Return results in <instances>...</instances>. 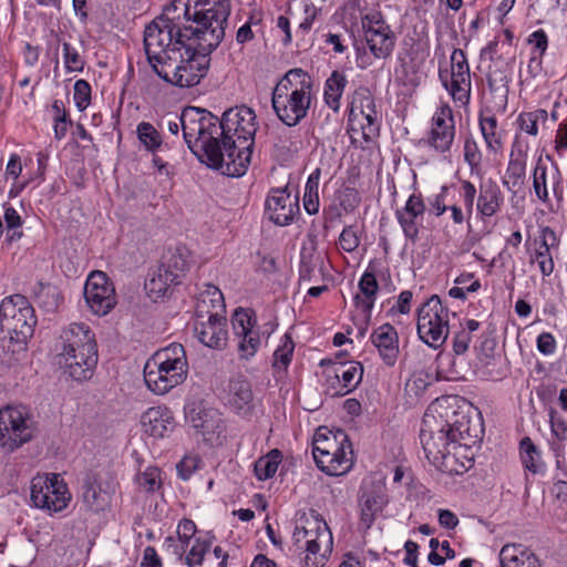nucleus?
Here are the masks:
<instances>
[{"label": "nucleus", "mask_w": 567, "mask_h": 567, "mask_svg": "<svg viewBox=\"0 0 567 567\" xmlns=\"http://www.w3.org/2000/svg\"><path fill=\"white\" fill-rule=\"evenodd\" d=\"M183 136L192 152L207 166L235 177L246 173L258 128L252 109H228L218 118L206 110L182 112Z\"/></svg>", "instance_id": "1"}, {"label": "nucleus", "mask_w": 567, "mask_h": 567, "mask_svg": "<svg viewBox=\"0 0 567 567\" xmlns=\"http://www.w3.org/2000/svg\"><path fill=\"white\" fill-rule=\"evenodd\" d=\"M153 27L144 51L152 70L165 82L178 87H193L206 76L210 53L220 44V31L178 33L175 42L169 31Z\"/></svg>", "instance_id": "2"}, {"label": "nucleus", "mask_w": 567, "mask_h": 567, "mask_svg": "<svg viewBox=\"0 0 567 567\" xmlns=\"http://www.w3.org/2000/svg\"><path fill=\"white\" fill-rule=\"evenodd\" d=\"M454 416L451 423L425 414L420 431V441L426 458L433 465L447 471H452L449 465L455 458L452 452L474 443L480 433L477 425L473 426L466 415L454 413Z\"/></svg>", "instance_id": "3"}, {"label": "nucleus", "mask_w": 567, "mask_h": 567, "mask_svg": "<svg viewBox=\"0 0 567 567\" xmlns=\"http://www.w3.org/2000/svg\"><path fill=\"white\" fill-rule=\"evenodd\" d=\"M58 361L73 380L91 379L97 364L95 333L84 322H72L60 333Z\"/></svg>", "instance_id": "4"}, {"label": "nucleus", "mask_w": 567, "mask_h": 567, "mask_svg": "<svg viewBox=\"0 0 567 567\" xmlns=\"http://www.w3.org/2000/svg\"><path fill=\"white\" fill-rule=\"evenodd\" d=\"M312 81L302 69H292L278 82L271 103L278 118L289 127L298 125L311 104Z\"/></svg>", "instance_id": "5"}, {"label": "nucleus", "mask_w": 567, "mask_h": 567, "mask_svg": "<svg viewBox=\"0 0 567 567\" xmlns=\"http://www.w3.org/2000/svg\"><path fill=\"white\" fill-rule=\"evenodd\" d=\"M188 363L184 347L172 343L156 351L144 365V381L155 394H165L182 384L187 377Z\"/></svg>", "instance_id": "6"}, {"label": "nucleus", "mask_w": 567, "mask_h": 567, "mask_svg": "<svg viewBox=\"0 0 567 567\" xmlns=\"http://www.w3.org/2000/svg\"><path fill=\"white\" fill-rule=\"evenodd\" d=\"M37 317L34 309L22 295L4 298L0 305V327L12 340L25 341L32 337Z\"/></svg>", "instance_id": "7"}, {"label": "nucleus", "mask_w": 567, "mask_h": 567, "mask_svg": "<svg viewBox=\"0 0 567 567\" xmlns=\"http://www.w3.org/2000/svg\"><path fill=\"white\" fill-rule=\"evenodd\" d=\"M33 437L30 415L25 406L8 405L0 410V450L10 454Z\"/></svg>", "instance_id": "8"}, {"label": "nucleus", "mask_w": 567, "mask_h": 567, "mask_svg": "<svg viewBox=\"0 0 567 567\" xmlns=\"http://www.w3.org/2000/svg\"><path fill=\"white\" fill-rule=\"evenodd\" d=\"M417 334L433 349L440 348L449 336V310L437 296H432L417 311Z\"/></svg>", "instance_id": "9"}, {"label": "nucleus", "mask_w": 567, "mask_h": 567, "mask_svg": "<svg viewBox=\"0 0 567 567\" xmlns=\"http://www.w3.org/2000/svg\"><path fill=\"white\" fill-rule=\"evenodd\" d=\"M71 494L59 474L37 475L31 481V502L50 514L66 508Z\"/></svg>", "instance_id": "10"}, {"label": "nucleus", "mask_w": 567, "mask_h": 567, "mask_svg": "<svg viewBox=\"0 0 567 567\" xmlns=\"http://www.w3.org/2000/svg\"><path fill=\"white\" fill-rule=\"evenodd\" d=\"M299 522L306 523L308 526L307 548L302 559L303 567H323L328 561L333 543L327 523L315 511H311L309 516L300 517Z\"/></svg>", "instance_id": "11"}, {"label": "nucleus", "mask_w": 567, "mask_h": 567, "mask_svg": "<svg viewBox=\"0 0 567 567\" xmlns=\"http://www.w3.org/2000/svg\"><path fill=\"white\" fill-rule=\"evenodd\" d=\"M365 43L375 59H388L395 48L396 37L380 11H371L361 17Z\"/></svg>", "instance_id": "12"}, {"label": "nucleus", "mask_w": 567, "mask_h": 567, "mask_svg": "<svg viewBox=\"0 0 567 567\" xmlns=\"http://www.w3.org/2000/svg\"><path fill=\"white\" fill-rule=\"evenodd\" d=\"M440 80L454 102L466 105L471 97V74L463 50L454 49L451 54V71L440 70Z\"/></svg>", "instance_id": "13"}, {"label": "nucleus", "mask_w": 567, "mask_h": 567, "mask_svg": "<svg viewBox=\"0 0 567 567\" xmlns=\"http://www.w3.org/2000/svg\"><path fill=\"white\" fill-rule=\"evenodd\" d=\"M349 123H360L362 136L367 142L378 136L380 118L375 109L374 96L369 89L361 86L354 91L350 105Z\"/></svg>", "instance_id": "14"}, {"label": "nucleus", "mask_w": 567, "mask_h": 567, "mask_svg": "<svg viewBox=\"0 0 567 567\" xmlns=\"http://www.w3.org/2000/svg\"><path fill=\"white\" fill-rule=\"evenodd\" d=\"M184 18L187 21H193V8L190 7L189 0H174L169 3L164 12L155 18L150 24L146 25L144 30V47H146L147 38L151 35L148 32L152 31L153 27L158 29H165L169 31V40L171 42H175V39L178 37V33L185 34L195 31V27H182L181 19Z\"/></svg>", "instance_id": "15"}, {"label": "nucleus", "mask_w": 567, "mask_h": 567, "mask_svg": "<svg viewBox=\"0 0 567 567\" xmlns=\"http://www.w3.org/2000/svg\"><path fill=\"white\" fill-rule=\"evenodd\" d=\"M84 298L90 310L96 316L107 315L116 305L112 281L103 271H92L84 285Z\"/></svg>", "instance_id": "16"}, {"label": "nucleus", "mask_w": 567, "mask_h": 567, "mask_svg": "<svg viewBox=\"0 0 567 567\" xmlns=\"http://www.w3.org/2000/svg\"><path fill=\"white\" fill-rule=\"evenodd\" d=\"M455 138V121L449 105L440 106L433 117L427 136V145L439 153L451 150Z\"/></svg>", "instance_id": "17"}, {"label": "nucleus", "mask_w": 567, "mask_h": 567, "mask_svg": "<svg viewBox=\"0 0 567 567\" xmlns=\"http://www.w3.org/2000/svg\"><path fill=\"white\" fill-rule=\"evenodd\" d=\"M185 411L187 420L206 441H212L215 434L221 433L223 419L216 409L203 401H196L187 404Z\"/></svg>", "instance_id": "18"}, {"label": "nucleus", "mask_w": 567, "mask_h": 567, "mask_svg": "<svg viewBox=\"0 0 567 567\" xmlns=\"http://www.w3.org/2000/svg\"><path fill=\"white\" fill-rule=\"evenodd\" d=\"M266 209L271 221L279 226H286L299 213V200L286 189H274L266 200Z\"/></svg>", "instance_id": "19"}, {"label": "nucleus", "mask_w": 567, "mask_h": 567, "mask_svg": "<svg viewBox=\"0 0 567 567\" xmlns=\"http://www.w3.org/2000/svg\"><path fill=\"white\" fill-rule=\"evenodd\" d=\"M194 331L198 340L208 348L221 349L227 343L226 319L218 313H210L206 321L197 320Z\"/></svg>", "instance_id": "20"}, {"label": "nucleus", "mask_w": 567, "mask_h": 567, "mask_svg": "<svg viewBox=\"0 0 567 567\" xmlns=\"http://www.w3.org/2000/svg\"><path fill=\"white\" fill-rule=\"evenodd\" d=\"M313 460L317 466L328 475L338 476L346 474L353 465L352 444H346L344 447L334 450V452H326L316 454Z\"/></svg>", "instance_id": "21"}, {"label": "nucleus", "mask_w": 567, "mask_h": 567, "mask_svg": "<svg viewBox=\"0 0 567 567\" xmlns=\"http://www.w3.org/2000/svg\"><path fill=\"white\" fill-rule=\"evenodd\" d=\"M378 274V262L375 260L370 261L358 284L360 292L353 298L354 306L368 317L374 306L379 291Z\"/></svg>", "instance_id": "22"}, {"label": "nucleus", "mask_w": 567, "mask_h": 567, "mask_svg": "<svg viewBox=\"0 0 567 567\" xmlns=\"http://www.w3.org/2000/svg\"><path fill=\"white\" fill-rule=\"evenodd\" d=\"M371 342L378 349L382 361L393 367L396 363L399 350V336L396 330L390 323H384L374 329L370 336Z\"/></svg>", "instance_id": "23"}, {"label": "nucleus", "mask_w": 567, "mask_h": 567, "mask_svg": "<svg viewBox=\"0 0 567 567\" xmlns=\"http://www.w3.org/2000/svg\"><path fill=\"white\" fill-rule=\"evenodd\" d=\"M143 431L154 437H164L175 425L172 411L166 406H153L141 416Z\"/></svg>", "instance_id": "24"}, {"label": "nucleus", "mask_w": 567, "mask_h": 567, "mask_svg": "<svg viewBox=\"0 0 567 567\" xmlns=\"http://www.w3.org/2000/svg\"><path fill=\"white\" fill-rule=\"evenodd\" d=\"M425 212V204L421 195L412 194L402 209H398L395 215L405 237L415 240L419 235L416 219L422 217Z\"/></svg>", "instance_id": "25"}, {"label": "nucleus", "mask_w": 567, "mask_h": 567, "mask_svg": "<svg viewBox=\"0 0 567 567\" xmlns=\"http://www.w3.org/2000/svg\"><path fill=\"white\" fill-rule=\"evenodd\" d=\"M82 501L92 512H101L109 506L111 493L103 487L97 474H87L82 485Z\"/></svg>", "instance_id": "26"}, {"label": "nucleus", "mask_w": 567, "mask_h": 567, "mask_svg": "<svg viewBox=\"0 0 567 567\" xmlns=\"http://www.w3.org/2000/svg\"><path fill=\"white\" fill-rule=\"evenodd\" d=\"M501 567H540L537 556L522 544H506L499 551Z\"/></svg>", "instance_id": "27"}, {"label": "nucleus", "mask_w": 567, "mask_h": 567, "mask_svg": "<svg viewBox=\"0 0 567 567\" xmlns=\"http://www.w3.org/2000/svg\"><path fill=\"white\" fill-rule=\"evenodd\" d=\"M333 380L341 383V389L336 391V395H346L353 391L361 382L363 367L360 362L336 363L333 364Z\"/></svg>", "instance_id": "28"}, {"label": "nucleus", "mask_w": 567, "mask_h": 567, "mask_svg": "<svg viewBox=\"0 0 567 567\" xmlns=\"http://www.w3.org/2000/svg\"><path fill=\"white\" fill-rule=\"evenodd\" d=\"M189 250L185 246H177L169 249L162 259L159 267L167 270L172 275L173 280L181 284L182 278L185 276L189 268Z\"/></svg>", "instance_id": "29"}, {"label": "nucleus", "mask_w": 567, "mask_h": 567, "mask_svg": "<svg viewBox=\"0 0 567 567\" xmlns=\"http://www.w3.org/2000/svg\"><path fill=\"white\" fill-rule=\"evenodd\" d=\"M229 403L238 413H247L252 408V391L248 380L239 377L230 381Z\"/></svg>", "instance_id": "30"}, {"label": "nucleus", "mask_w": 567, "mask_h": 567, "mask_svg": "<svg viewBox=\"0 0 567 567\" xmlns=\"http://www.w3.org/2000/svg\"><path fill=\"white\" fill-rule=\"evenodd\" d=\"M503 202L504 198L499 187L495 183L489 182L481 187L476 208L482 216L492 217L501 209Z\"/></svg>", "instance_id": "31"}, {"label": "nucleus", "mask_w": 567, "mask_h": 567, "mask_svg": "<svg viewBox=\"0 0 567 567\" xmlns=\"http://www.w3.org/2000/svg\"><path fill=\"white\" fill-rule=\"evenodd\" d=\"M347 85V78L339 71H333L324 84V102L334 112L340 109V99Z\"/></svg>", "instance_id": "32"}, {"label": "nucleus", "mask_w": 567, "mask_h": 567, "mask_svg": "<svg viewBox=\"0 0 567 567\" xmlns=\"http://www.w3.org/2000/svg\"><path fill=\"white\" fill-rule=\"evenodd\" d=\"M480 130L484 138L486 148L493 154L503 150L502 134L497 130V120L494 115L480 116Z\"/></svg>", "instance_id": "33"}, {"label": "nucleus", "mask_w": 567, "mask_h": 567, "mask_svg": "<svg viewBox=\"0 0 567 567\" xmlns=\"http://www.w3.org/2000/svg\"><path fill=\"white\" fill-rule=\"evenodd\" d=\"M346 444H351V442L343 431L336 433L329 432L328 434L318 432L312 443V453L322 454L330 451L334 452V450L344 447Z\"/></svg>", "instance_id": "34"}, {"label": "nucleus", "mask_w": 567, "mask_h": 567, "mask_svg": "<svg viewBox=\"0 0 567 567\" xmlns=\"http://www.w3.org/2000/svg\"><path fill=\"white\" fill-rule=\"evenodd\" d=\"M175 285H179V282L173 280L172 275L158 266L154 275L145 282V290L152 299L156 300L166 296L169 288Z\"/></svg>", "instance_id": "35"}, {"label": "nucleus", "mask_w": 567, "mask_h": 567, "mask_svg": "<svg viewBox=\"0 0 567 567\" xmlns=\"http://www.w3.org/2000/svg\"><path fill=\"white\" fill-rule=\"evenodd\" d=\"M34 298L38 305L48 312L55 311L61 301V297L56 287L42 282H39L34 289Z\"/></svg>", "instance_id": "36"}, {"label": "nucleus", "mask_w": 567, "mask_h": 567, "mask_svg": "<svg viewBox=\"0 0 567 567\" xmlns=\"http://www.w3.org/2000/svg\"><path fill=\"white\" fill-rule=\"evenodd\" d=\"M135 483L141 492L154 493L162 487V472L156 466H147L136 474Z\"/></svg>", "instance_id": "37"}, {"label": "nucleus", "mask_w": 567, "mask_h": 567, "mask_svg": "<svg viewBox=\"0 0 567 567\" xmlns=\"http://www.w3.org/2000/svg\"><path fill=\"white\" fill-rule=\"evenodd\" d=\"M281 462V453L278 450L270 451L267 455L259 457L255 463V474L258 480L265 481L275 475Z\"/></svg>", "instance_id": "38"}, {"label": "nucleus", "mask_w": 567, "mask_h": 567, "mask_svg": "<svg viewBox=\"0 0 567 567\" xmlns=\"http://www.w3.org/2000/svg\"><path fill=\"white\" fill-rule=\"evenodd\" d=\"M519 447L522 462L525 468L534 474L537 473L542 467V462L536 445L526 436L520 441Z\"/></svg>", "instance_id": "39"}, {"label": "nucleus", "mask_w": 567, "mask_h": 567, "mask_svg": "<svg viewBox=\"0 0 567 567\" xmlns=\"http://www.w3.org/2000/svg\"><path fill=\"white\" fill-rule=\"evenodd\" d=\"M137 137L145 148L152 153L156 152L162 145L159 132L148 122H141L137 125Z\"/></svg>", "instance_id": "40"}, {"label": "nucleus", "mask_w": 567, "mask_h": 567, "mask_svg": "<svg viewBox=\"0 0 567 567\" xmlns=\"http://www.w3.org/2000/svg\"><path fill=\"white\" fill-rule=\"evenodd\" d=\"M233 329L237 337L254 330L256 320L254 318V311L250 309L239 308L235 310L231 318Z\"/></svg>", "instance_id": "41"}, {"label": "nucleus", "mask_w": 567, "mask_h": 567, "mask_svg": "<svg viewBox=\"0 0 567 567\" xmlns=\"http://www.w3.org/2000/svg\"><path fill=\"white\" fill-rule=\"evenodd\" d=\"M212 542L208 539H195L189 551L184 557V563L187 567L200 566L204 561L205 555L209 551Z\"/></svg>", "instance_id": "42"}, {"label": "nucleus", "mask_w": 567, "mask_h": 567, "mask_svg": "<svg viewBox=\"0 0 567 567\" xmlns=\"http://www.w3.org/2000/svg\"><path fill=\"white\" fill-rule=\"evenodd\" d=\"M238 351L241 359L248 360L254 357L260 346V337L258 331H248L238 337Z\"/></svg>", "instance_id": "43"}, {"label": "nucleus", "mask_w": 567, "mask_h": 567, "mask_svg": "<svg viewBox=\"0 0 567 567\" xmlns=\"http://www.w3.org/2000/svg\"><path fill=\"white\" fill-rule=\"evenodd\" d=\"M295 344L290 336L285 334L281 346L274 353V367L277 369H287L291 362Z\"/></svg>", "instance_id": "44"}, {"label": "nucleus", "mask_w": 567, "mask_h": 567, "mask_svg": "<svg viewBox=\"0 0 567 567\" xmlns=\"http://www.w3.org/2000/svg\"><path fill=\"white\" fill-rule=\"evenodd\" d=\"M464 161L471 168V172H478L482 164V152L476 141L470 136L464 142Z\"/></svg>", "instance_id": "45"}, {"label": "nucleus", "mask_w": 567, "mask_h": 567, "mask_svg": "<svg viewBox=\"0 0 567 567\" xmlns=\"http://www.w3.org/2000/svg\"><path fill=\"white\" fill-rule=\"evenodd\" d=\"M547 117V112L545 110H537L535 112L522 113L518 116V125L522 131L536 136L538 133V120H545Z\"/></svg>", "instance_id": "46"}, {"label": "nucleus", "mask_w": 567, "mask_h": 567, "mask_svg": "<svg viewBox=\"0 0 567 567\" xmlns=\"http://www.w3.org/2000/svg\"><path fill=\"white\" fill-rule=\"evenodd\" d=\"M525 177V162L518 158H511L508 162V166L506 169V178L504 184H509L518 186L523 183V178Z\"/></svg>", "instance_id": "47"}, {"label": "nucleus", "mask_w": 567, "mask_h": 567, "mask_svg": "<svg viewBox=\"0 0 567 567\" xmlns=\"http://www.w3.org/2000/svg\"><path fill=\"white\" fill-rule=\"evenodd\" d=\"M383 502L374 496H368L361 508V519L369 527L375 514L382 509Z\"/></svg>", "instance_id": "48"}, {"label": "nucleus", "mask_w": 567, "mask_h": 567, "mask_svg": "<svg viewBox=\"0 0 567 567\" xmlns=\"http://www.w3.org/2000/svg\"><path fill=\"white\" fill-rule=\"evenodd\" d=\"M74 101L76 106L83 111L91 101V86L85 80H78L74 84Z\"/></svg>", "instance_id": "49"}, {"label": "nucleus", "mask_w": 567, "mask_h": 567, "mask_svg": "<svg viewBox=\"0 0 567 567\" xmlns=\"http://www.w3.org/2000/svg\"><path fill=\"white\" fill-rule=\"evenodd\" d=\"M63 53H64V64L68 71L76 72L82 71L84 62L81 59L78 50L71 44L64 42L63 43Z\"/></svg>", "instance_id": "50"}, {"label": "nucleus", "mask_w": 567, "mask_h": 567, "mask_svg": "<svg viewBox=\"0 0 567 567\" xmlns=\"http://www.w3.org/2000/svg\"><path fill=\"white\" fill-rule=\"evenodd\" d=\"M360 244V238L358 233L353 226L344 227L339 236V245L340 247L347 251H354Z\"/></svg>", "instance_id": "51"}, {"label": "nucleus", "mask_w": 567, "mask_h": 567, "mask_svg": "<svg viewBox=\"0 0 567 567\" xmlns=\"http://www.w3.org/2000/svg\"><path fill=\"white\" fill-rule=\"evenodd\" d=\"M533 186L539 200L546 203L548 200V192L546 187V167L536 166L534 171Z\"/></svg>", "instance_id": "52"}, {"label": "nucleus", "mask_w": 567, "mask_h": 567, "mask_svg": "<svg viewBox=\"0 0 567 567\" xmlns=\"http://www.w3.org/2000/svg\"><path fill=\"white\" fill-rule=\"evenodd\" d=\"M319 266V258L302 256L299 267V281L309 282L313 277L315 269Z\"/></svg>", "instance_id": "53"}, {"label": "nucleus", "mask_w": 567, "mask_h": 567, "mask_svg": "<svg viewBox=\"0 0 567 567\" xmlns=\"http://www.w3.org/2000/svg\"><path fill=\"white\" fill-rule=\"evenodd\" d=\"M3 218L7 224L8 229L9 230L13 229V233L11 235H9V240L11 241L16 238H20L22 236V233L16 231V228H19L22 224L21 217L18 214V212L13 207L8 206L4 208Z\"/></svg>", "instance_id": "54"}, {"label": "nucleus", "mask_w": 567, "mask_h": 567, "mask_svg": "<svg viewBox=\"0 0 567 567\" xmlns=\"http://www.w3.org/2000/svg\"><path fill=\"white\" fill-rule=\"evenodd\" d=\"M536 260L543 276L548 277L554 271V261L550 255V248H539L536 250Z\"/></svg>", "instance_id": "55"}, {"label": "nucleus", "mask_w": 567, "mask_h": 567, "mask_svg": "<svg viewBox=\"0 0 567 567\" xmlns=\"http://www.w3.org/2000/svg\"><path fill=\"white\" fill-rule=\"evenodd\" d=\"M528 43L534 45V49H535L534 52L536 53V55L538 58H542L547 50L548 38H547L545 31L539 29V30L534 31L529 35Z\"/></svg>", "instance_id": "56"}, {"label": "nucleus", "mask_w": 567, "mask_h": 567, "mask_svg": "<svg viewBox=\"0 0 567 567\" xmlns=\"http://www.w3.org/2000/svg\"><path fill=\"white\" fill-rule=\"evenodd\" d=\"M167 550L176 557L177 560H184L186 548L189 543H184L179 537L169 536L165 539Z\"/></svg>", "instance_id": "57"}, {"label": "nucleus", "mask_w": 567, "mask_h": 567, "mask_svg": "<svg viewBox=\"0 0 567 567\" xmlns=\"http://www.w3.org/2000/svg\"><path fill=\"white\" fill-rule=\"evenodd\" d=\"M198 460L196 457L186 456L176 466L178 476L182 480H188L197 470Z\"/></svg>", "instance_id": "58"}, {"label": "nucleus", "mask_w": 567, "mask_h": 567, "mask_svg": "<svg viewBox=\"0 0 567 567\" xmlns=\"http://www.w3.org/2000/svg\"><path fill=\"white\" fill-rule=\"evenodd\" d=\"M471 339L472 337L470 332L465 331V329H462L461 331L456 332L453 338L454 353L457 355L464 354L468 349Z\"/></svg>", "instance_id": "59"}, {"label": "nucleus", "mask_w": 567, "mask_h": 567, "mask_svg": "<svg viewBox=\"0 0 567 567\" xmlns=\"http://www.w3.org/2000/svg\"><path fill=\"white\" fill-rule=\"evenodd\" d=\"M549 415L551 433L559 441H564L567 435V422L563 417H557L554 410L550 411Z\"/></svg>", "instance_id": "60"}, {"label": "nucleus", "mask_w": 567, "mask_h": 567, "mask_svg": "<svg viewBox=\"0 0 567 567\" xmlns=\"http://www.w3.org/2000/svg\"><path fill=\"white\" fill-rule=\"evenodd\" d=\"M463 200L468 214H472L474 207V200L476 196V188L470 181H463L461 183Z\"/></svg>", "instance_id": "61"}, {"label": "nucleus", "mask_w": 567, "mask_h": 567, "mask_svg": "<svg viewBox=\"0 0 567 567\" xmlns=\"http://www.w3.org/2000/svg\"><path fill=\"white\" fill-rule=\"evenodd\" d=\"M537 349L540 353L548 355L555 352L556 341L548 332H543L537 338Z\"/></svg>", "instance_id": "62"}, {"label": "nucleus", "mask_w": 567, "mask_h": 567, "mask_svg": "<svg viewBox=\"0 0 567 567\" xmlns=\"http://www.w3.org/2000/svg\"><path fill=\"white\" fill-rule=\"evenodd\" d=\"M196 533V525L193 520L184 518L179 522L177 527V537L184 543H189Z\"/></svg>", "instance_id": "63"}, {"label": "nucleus", "mask_w": 567, "mask_h": 567, "mask_svg": "<svg viewBox=\"0 0 567 567\" xmlns=\"http://www.w3.org/2000/svg\"><path fill=\"white\" fill-rule=\"evenodd\" d=\"M360 203V196L357 189L352 187H347L343 190L342 198H341V206L346 210H353Z\"/></svg>", "instance_id": "64"}]
</instances>
